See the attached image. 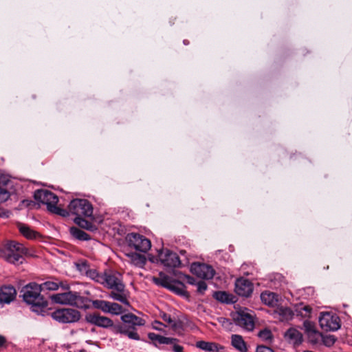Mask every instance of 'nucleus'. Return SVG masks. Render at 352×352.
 I'll list each match as a JSON object with an SVG mask.
<instances>
[{"label":"nucleus","mask_w":352,"mask_h":352,"mask_svg":"<svg viewBox=\"0 0 352 352\" xmlns=\"http://www.w3.org/2000/svg\"><path fill=\"white\" fill-rule=\"evenodd\" d=\"M173 274L177 278H173L164 272H160L159 277L155 278V285L166 288L173 293L188 299L190 294L186 290V286L183 283L186 280L190 285H197L195 278L182 272L174 271Z\"/></svg>","instance_id":"1"},{"label":"nucleus","mask_w":352,"mask_h":352,"mask_svg":"<svg viewBox=\"0 0 352 352\" xmlns=\"http://www.w3.org/2000/svg\"><path fill=\"white\" fill-rule=\"evenodd\" d=\"M103 278L104 283L102 284L112 290L109 294V297L125 305H129L122 274L117 272H105L103 274Z\"/></svg>","instance_id":"2"},{"label":"nucleus","mask_w":352,"mask_h":352,"mask_svg":"<svg viewBox=\"0 0 352 352\" xmlns=\"http://www.w3.org/2000/svg\"><path fill=\"white\" fill-rule=\"evenodd\" d=\"M21 292L24 301L32 305L34 311L41 312L47 307V302L41 294V290L38 284L30 283L22 289Z\"/></svg>","instance_id":"3"},{"label":"nucleus","mask_w":352,"mask_h":352,"mask_svg":"<svg viewBox=\"0 0 352 352\" xmlns=\"http://www.w3.org/2000/svg\"><path fill=\"white\" fill-rule=\"evenodd\" d=\"M28 254V249L16 241L7 242L0 250L1 256L8 262L18 265L23 263V256Z\"/></svg>","instance_id":"4"},{"label":"nucleus","mask_w":352,"mask_h":352,"mask_svg":"<svg viewBox=\"0 0 352 352\" xmlns=\"http://www.w3.org/2000/svg\"><path fill=\"white\" fill-rule=\"evenodd\" d=\"M51 299L56 303L72 305L79 309H87L89 307L90 300L76 292L69 291L54 294L51 296Z\"/></svg>","instance_id":"5"},{"label":"nucleus","mask_w":352,"mask_h":352,"mask_svg":"<svg viewBox=\"0 0 352 352\" xmlns=\"http://www.w3.org/2000/svg\"><path fill=\"white\" fill-rule=\"evenodd\" d=\"M34 197L36 201L46 205L50 212L62 217L68 216V212L66 210L56 206L58 197L54 193L47 190H38L34 192Z\"/></svg>","instance_id":"6"},{"label":"nucleus","mask_w":352,"mask_h":352,"mask_svg":"<svg viewBox=\"0 0 352 352\" xmlns=\"http://www.w3.org/2000/svg\"><path fill=\"white\" fill-rule=\"evenodd\" d=\"M66 210L68 215L72 214L76 217H91L93 214V206L87 199H75L71 201Z\"/></svg>","instance_id":"7"},{"label":"nucleus","mask_w":352,"mask_h":352,"mask_svg":"<svg viewBox=\"0 0 352 352\" xmlns=\"http://www.w3.org/2000/svg\"><path fill=\"white\" fill-rule=\"evenodd\" d=\"M52 317L61 323H72L79 320L80 314L78 311L72 308H63L52 312Z\"/></svg>","instance_id":"8"},{"label":"nucleus","mask_w":352,"mask_h":352,"mask_svg":"<svg viewBox=\"0 0 352 352\" xmlns=\"http://www.w3.org/2000/svg\"><path fill=\"white\" fill-rule=\"evenodd\" d=\"M126 240L130 247L140 252H146L151 248V241L138 233L128 234Z\"/></svg>","instance_id":"9"},{"label":"nucleus","mask_w":352,"mask_h":352,"mask_svg":"<svg viewBox=\"0 0 352 352\" xmlns=\"http://www.w3.org/2000/svg\"><path fill=\"white\" fill-rule=\"evenodd\" d=\"M320 327L326 331H335L340 328V319L336 314L331 312L321 313L319 317Z\"/></svg>","instance_id":"10"},{"label":"nucleus","mask_w":352,"mask_h":352,"mask_svg":"<svg viewBox=\"0 0 352 352\" xmlns=\"http://www.w3.org/2000/svg\"><path fill=\"white\" fill-rule=\"evenodd\" d=\"M157 257L164 266L169 267H180L184 266L182 264V261L180 260L179 256L175 252H173L169 250H157Z\"/></svg>","instance_id":"11"},{"label":"nucleus","mask_w":352,"mask_h":352,"mask_svg":"<svg viewBox=\"0 0 352 352\" xmlns=\"http://www.w3.org/2000/svg\"><path fill=\"white\" fill-rule=\"evenodd\" d=\"M190 272L203 279H212L215 271L210 265L201 263H192L190 267Z\"/></svg>","instance_id":"12"},{"label":"nucleus","mask_w":352,"mask_h":352,"mask_svg":"<svg viewBox=\"0 0 352 352\" xmlns=\"http://www.w3.org/2000/svg\"><path fill=\"white\" fill-rule=\"evenodd\" d=\"M254 290L253 283L248 279L241 277L235 282V292L241 296L248 298Z\"/></svg>","instance_id":"13"},{"label":"nucleus","mask_w":352,"mask_h":352,"mask_svg":"<svg viewBox=\"0 0 352 352\" xmlns=\"http://www.w3.org/2000/svg\"><path fill=\"white\" fill-rule=\"evenodd\" d=\"M234 323L248 331H252L254 328V321L253 316L244 311L236 312V316L233 318Z\"/></svg>","instance_id":"14"},{"label":"nucleus","mask_w":352,"mask_h":352,"mask_svg":"<svg viewBox=\"0 0 352 352\" xmlns=\"http://www.w3.org/2000/svg\"><path fill=\"white\" fill-rule=\"evenodd\" d=\"M155 342L159 344L168 345L167 350H171L173 352H184V347L179 345V340L175 338H168L155 334Z\"/></svg>","instance_id":"15"},{"label":"nucleus","mask_w":352,"mask_h":352,"mask_svg":"<svg viewBox=\"0 0 352 352\" xmlns=\"http://www.w3.org/2000/svg\"><path fill=\"white\" fill-rule=\"evenodd\" d=\"M86 320L88 322L98 327L107 328L113 325V321L110 318L96 314H88Z\"/></svg>","instance_id":"16"},{"label":"nucleus","mask_w":352,"mask_h":352,"mask_svg":"<svg viewBox=\"0 0 352 352\" xmlns=\"http://www.w3.org/2000/svg\"><path fill=\"white\" fill-rule=\"evenodd\" d=\"M16 296V292L13 286H3L0 288V303H10Z\"/></svg>","instance_id":"17"},{"label":"nucleus","mask_w":352,"mask_h":352,"mask_svg":"<svg viewBox=\"0 0 352 352\" xmlns=\"http://www.w3.org/2000/svg\"><path fill=\"white\" fill-rule=\"evenodd\" d=\"M195 346L206 352H219L224 349V346L218 343L204 340L197 341Z\"/></svg>","instance_id":"18"},{"label":"nucleus","mask_w":352,"mask_h":352,"mask_svg":"<svg viewBox=\"0 0 352 352\" xmlns=\"http://www.w3.org/2000/svg\"><path fill=\"white\" fill-rule=\"evenodd\" d=\"M39 287H41V290L42 291H56L60 287H62L64 289H69V286L68 284H64L62 281H52V280H48L46 281L42 284H38Z\"/></svg>","instance_id":"19"},{"label":"nucleus","mask_w":352,"mask_h":352,"mask_svg":"<svg viewBox=\"0 0 352 352\" xmlns=\"http://www.w3.org/2000/svg\"><path fill=\"white\" fill-rule=\"evenodd\" d=\"M285 338L295 346L300 345L302 342V333L294 328H289L285 333Z\"/></svg>","instance_id":"20"},{"label":"nucleus","mask_w":352,"mask_h":352,"mask_svg":"<svg viewBox=\"0 0 352 352\" xmlns=\"http://www.w3.org/2000/svg\"><path fill=\"white\" fill-rule=\"evenodd\" d=\"M122 320L125 324H128V327H135V326H143L145 324L144 320L141 318L136 316L133 314H127L122 316Z\"/></svg>","instance_id":"21"},{"label":"nucleus","mask_w":352,"mask_h":352,"mask_svg":"<svg viewBox=\"0 0 352 352\" xmlns=\"http://www.w3.org/2000/svg\"><path fill=\"white\" fill-rule=\"evenodd\" d=\"M212 297L221 303L232 304L235 302L234 296L225 291L214 292Z\"/></svg>","instance_id":"22"},{"label":"nucleus","mask_w":352,"mask_h":352,"mask_svg":"<svg viewBox=\"0 0 352 352\" xmlns=\"http://www.w3.org/2000/svg\"><path fill=\"white\" fill-rule=\"evenodd\" d=\"M231 344L233 347L240 352H247L248 347L246 342L240 335L233 334L231 336Z\"/></svg>","instance_id":"23"},{"label":"nucleus","mask_w":352,"mask_h":352,"mask_svg":"<svg viewBox=\"0 0 352 352\" xmlns=\"http://www.w3.org/2000/svg\"><path fill=\"white\" fill-rule=\"evenodd\" d=\"M126 256L129 258L131 263L139 267H143L146 262V257L144 255L135 252L126 254Z\"/></svg>","instance_id":"24"},{"label":"nucleus","mask_w":352,"mask_h":352,"mask_svg":"<svg viewBox=\"0 0 352 352\" xmlns=\"http://www.w3.org/2000/svg\"><path fill=\"white\" fill-rule=\"evenodd\" d=\"M117 332L126 336L130 339L135 340H140V336L135 331V327H130L126 325L120 326L118 328Z\"/></svg>","instance_id":"25"},{"label":"nucleus","mask_w":352,"mask_h":352,"mask_svg":"<svg viewBox=\"0 0 352 352\" xmlns=\"http://www.w3.org/2000/svg\"><path fill=\"white\" fill-rule=\"evenodd\" d=\"M20 232L27 239H35L38 233L32 230L29 226L20 223L18 226Z\"/></svg>","instance_id":"26"},{"label":"nucleus","mask_w":352,"mask_h":352,"mask_svg":"<svg viewBox=\"0 0 352 352\" xmlns=\"http://www.w3.org/2000/svg\"><path fill=\"white\" fill-rule=\"evenodd\" d=\"M261 299L264 304L268 306H273L277 301L276 294L273 292H262Z\"/></svg>","instance_id":"27"},{"label":"nucleus","mask_w":352,"mask_h":352,"mask_svg":"<svg viewBox=\"0 0 352 352\" xmlns=\"http://www.w3.org/2000/svg\"><path fill=\"white\" fill-rule=\"evenodd\" d=\"M74 222L80 227L86 230L91 231L96 230V227L94 223L86 219H84L82 218V217H76L74 219Z\"/></svg>","instance_id":"28"},{"label":"nucleus","mask_w":352,"mask_h":352,"mask_svg":"<svg viewBox=\"0 0 352 352\" xmlns=\"http://www.w3.org/2000/svg\"><path fill=\"white\" fill-rule=\"evenodd\" d=\"M277 313L280 316L281 320L289 321L294 317V312L289 307H280L278 309Z\"/></svg>","instance_id":"29"},{"label":"nucleus","mask_w":352,"mask_h":352,"mask_svg":"<svg viewBox=\"0 0 352 352\" xmlns=\"http://www.w3.org/2000/svg\"><path fill=\"white\" fill-rule=\"evenodd\" d=\"M70 234L76 239L87 241L90 238L89 235L84 231L76 227H72L69 230Z\"/></svg>","instance_id":"30"},{"label":"nucleus","mask_w":352,"mask_h":352,"mask_svg":"<svg viewBox=\"0 0 352 352\" xmlns=\"http://www.w3.org/2000/svg\"><path fill=\"white\" fill-rule=\"evenodd\" d=\"M92 305L95 308L100 309L103 312L109 313L110 302L102 300H96L92 301Z\"/></svg>","instance_id":"31"},{"label":"nucleus","mask_w":352,"mask_h":352,"mask_svg":"<svg viewBox=\"0 0 352 352\" xmlns=\"http://www.w3.org/2000/svg\"><path fill=\"white\" fill-rule=\"evenodd\" d=\"M312 308L309 305H301L298 306L296 309V311L298 316H300L302 318H308L310 317V314L311 313Z\"/></svg>","instance_id":"32"},{"label":"nucleus","mask_w":352,"mask_h":352,"mask_svg":"<svg viewBox=\"0 0 352 352\" xmlns=\"http://www.w3.org/2000/svg\"><path fill=\"white\" fill-rule=\"evenodd\" d=\"M86 276L100 284L104 283L103 274H98V272L94 269L89 268Z\"/></svg>","instance_id":"33"},{"label":"nucleus","mask_w":352,"mask_h":352,"mask_svg":"<svg viewBox=\"0 0 352 352\" xmlns=\"http://www.w3.org/2000/svg\"><path fill=\"white\" fill-rule=\"evenodd\" d=\"M258 337L263 341H272L274 338V336L270 329L265 328L261 330L258 333Z\"/></svg>","instance_id":"34"},{"label":"nucleus","mask_w":352,"mask_h":352,"mask_svg":"<svg viewBox=\"0 0 352 352\" xmlns=\"http://www.w3.org/2000/svg\"><path fill=\"white\" fill-rule=\"evenodd\" d=\"M337 341V338L333 335H326L322 334V344L327 347H331Z\"/></svg>","instance_id":"35"},{"label":"nucleus","mask_w":352,"mask_h":352,"mask_svg":"<svg viewBox=\"0 0 352 352\" xmlns=\"http://www.w3.org/2000/svg\"><path fill=\"white\" fill-rule=\"evenodd\" d=\"M309 342L312 344H316L319 342L320 338H322V333H320L318 330L312 331L310 333L307 334Z\"/></svg>","instance_id":"36"},{"label":"nucleus","mask_w":352,"mask_h":352,"mask_svg":"<svg viewBox=\"0 0 352 352\" xmlns=\"http://www.w3.org/2000/svg\"><path fill=\"white\" fill-rule=\"evenodd\" d=\"M156 317L162 318L168 324H171L173 322V320L171 319L170 316L159 309H157V311L155 310V318Z\"/></svg>","instance_id":"37"},{"label":"nucleus","mask_w":352,"mask_h":352,"mask_svg":"<svg viewBox=\"0 0 352 352\" xmlns=\"http://www.w3.org/2000/svg\"><path fill=\"white\" fill-rule=\"evenodd\" d=\"M109 310V313L111 314L118 315L122 312V307L118 303L110 302Z\"/></svg>","instance_id":"38"},{"label":"nucleus","mask_w":352,"mask_h":352,"mask_svg":"<svg viewBox=\"0 0 352 352\" xmlns=\"http://www.w3.org/2000/svg\"><path fill=\"white\" fill-rule=\"evenodd\" d=\"M303 326L306 334L310 333L312 331H316L317 330L316 329L315 324L309 320H305L303 322Z\"/></svg>","instance_id":"39"},{"label":"nucleus","mask_w":352,"mask_h":352,"mask_svg":"<svg viewBox=\"0 0 352 352\" xmlns=\"http://www.w3.org/2000/svg\"><path fill=\"white\" fill-rule=\"evenodd\" d=\"M77 269L82 273L86 274L88 270H89V267L86 261H80L77 263L76 264Z\"/></svg>","instance_id":"40"},{"label":"nucleus","mask_w":352,"mask_h":352,"mask_svg":"<svg viewBox=\"0 0 352 352\" xmlns=\"http://www.w3.org/2000/svg\"><path fill=\"white\" fill-rule=\"evenodd\" d=\"M197 292L200 294H204L208 288L207 284L204 280H199L197 283Z\"/></svg>","instance_id":"41"},{"label":"nucleus","mask_w":352,"mask_h":352,"mask_svg":"<svg viewBox=\"0 0 352 352\" xmlns=\"http://www.w3.org/2000/svg\"><path fill=\"white\" fill-rule=\"evenodd\" d=\"M10 194L8 191L6 189L0 187V204L8 200Z\"/></svg>","instance_id":"42"},{"label":"nucleus","mask_w":352,"mask_h":352,"mask_svg":"<svg viewBox=\"0 0 352 352\" xmlns=\"http://www.w3.org/2000/svg\"><path fill=\"white\" fill-rule=\"evenodd\" d=\"M256 352H274V351L269 346L261 344L256 346Z\"/></svg>","instance_id":"43"},{"label":"nucleus","mask_w":352,"mask_h":352,"mask_svg":"<svg viewBox=\"0 0 352 352\" xmlns=\"http://www.w3.org/2000/svg\"><path fill=\"white\" fill-rule=\"evenodd\" d=\"M172 327L176 330V329H182L183 328V323L182 321H177V322H174L173 320V322L171 324H170Z\"/></svg>","instance_id":"44"},{"label":"nucleus","mask_w":352,"mask_h":352,"mask_svg":"<svg viewBox=\"0 0 352 352\" xmlns=\"http://www.w3.org/2000/svg\"><path fill=\"white\" fill-rule=\"evenodd\" d=\"M162 326H164V324L161 322L155 319V330H162Z\"/></svg>","instance_id":"45"},{"label":"nucleus","mask_w":352,"mask_h":352,"mask_svg":"<svg viewBox=\"0 0 352 352\" xmlns=\"http://www.w3.org/2000/svg\"><path fill=\"white\" fill-rule=\"evenodd\" d=\"M6 338L0 335V348L2 347L6 344Z\"/></svg>","instance_id":"46"},{"label":"nucleus","mask_w":352,"mask_h":352,"mask_svg":"<svg viewBox=\"0 0 352 352\" xmlns=\"http://www.w3.org/2000/svg\"><path fill=\"white\" fill-rule=\"evenodd\" d=\"M148 338L151 340H154V333H150L148 334Z\"/></svg>","instance_id":"47"},{"label":"nucleus","mask_w":352,"mask_h":352,"mask_svg":"<svg viewBox=\"0 0 352 352\" xmlns=\"http://www.w3.org/2000/svg\"><path fill=\"white\" fill-rule=\"evenodd\" d=\"M183 43H184V45H188V44L190 43L189 41H188V40H186V39L184 40V41H183Z\"/></svg>","instance_id":"48"},{"label":"nucleus","mask_w":352,"mask_h":352,"mask_svg":"<svg viewBox=\"0 0 352 352\" xmlns=\"http://www.w3.org/2000/svg\"><path fill=\"white\" fill-rule=\"evenodd\" d=\"M186 250H181V251H180V254H181L182 255H185V254H186Z\"/></svg>","instance_id":"49"},{"label":"nucleus","mask_w":352,"mask_h":352,"mask_svg":"<svg viewBox=\"0 0 352 352\" xmlns=\"http://www.w3.org/2000/svg\"><path fill=\"white\" fill-rule=\"evenodd\" d=\"M224 320H227V321H228V319H227V318H221L219 319V321H220V322H221V321H224Z\"/></svg>","instance_id":"50"},{"label":"nucleus","mask_w":352,"mask_h":352,"mask_svg":"<svg viewBox=\"0 0 352 352\" xmlns=\"http://www.w3.org/2000/svg\"><path fill=\"white\" fill-rule=\"evenodd\" d=\"M150 261H151V262H153V258H150Z\"/></svg>","instance_id":"51"}]
</instances>
